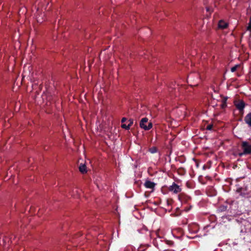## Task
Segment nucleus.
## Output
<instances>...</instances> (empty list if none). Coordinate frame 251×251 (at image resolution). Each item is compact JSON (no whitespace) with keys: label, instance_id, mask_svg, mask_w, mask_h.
I'll use <instances>...</instances> for the list:
<instances>
[{"label":"nucleus","instance_id":"1","mask_svg":"<svg viewBox=\"0 0 251 251\" xmlns=\"http://www.w3.org/2000/svg\"><path fill=\"white\" fill-rule=\"evenodd\" d=\"M140 126L142 128L147 130L150 129L152 127V125L151 123L148 122V118H144L140 121Z\"/></svg>","mask_w":251,"mask_h":251},{"label":"nucleus","instance_id":"2","mask_svg":"<svg viewBox=\"0 0 251 251\" xmlns=\"http://www.w3.org/2000/svg\"><path fill=\"white\" fill-rule=\"evenodd\" d=\"M242 148L243 150L242 153L239 154L240 156H242L243 154H251V145L249 144L247 142H243L242 144Z\"/></svg>","mask_w":251,"mask_h":251},{"label":"nucleus","instance_id":"3","mask_svg":"<svg viewBox=\"0 0 251 251\" xmlns=\"http://www.w3.org/2000/svg\"><path fill=\"white\" fill-rule=\"evenodd\" d=\"M169 190L170 192L174 194H177L181 191V188L175 183H173V184L169 187Z\"/></svg>","mask_w":251,"mask_h":251},{"label":"nucleus","instance_id":"4","mask_svg":"<svg viewBox=\"0 0 251 251\" xmlns=\"http://www.w3.org/2000/svg\"><path fill=\"white\" fill-rule=\"evenodd\" d=\"M155 184L150 181V180H146L144 183V186L147 188L153 189L155 187Z\"/></svg>","mask_w":251,"mask_h":251},{"label":"nucleus","instance_id":"5","mask_svg":"<svg viewBox=\"0 0 251 251\" xmlns=\"http://www.w3.org/2000/svg\"><path fill=\"white\" fill-rule=\"evenodd\" d=\"M194 77H195V78H196L195 80H199H199H200V76H199V75L198 73H196V74H190L188 76L189 80L190 81L195 80L194 79Z\"/></svg>","mask_w":251,"mask_h":251},{"label":"nucleus","instance_id":"6","mask_svg":"<svg viewBox=\"0 0 251 251\" xmlns=\"http://www.w3.org/2000/svg\"><path fill=\"white\" fill-rule=\"evenodd\" d=\"M236 108L239 110H243L245 107V103L243 101H239L235 103Z\"/></svg>","mask_w":251,"mask_h":251},{"label":"nucleus","instance_id":"7","mask_svg":"<svg viewBox=\"0 0 251 251\" xmlns=\"http://www.w3.org/2000/svg\"><path fill=\"white\" fill-rule=\"evenodd\" d=\"M245 121L249 126L251 127V113L247 114L245 117Z\"/></svg>","mask_w":251,"mask_h":251},{"label":"nucleus","instance_id":"8","mask_svg":"<svg viewBox=\"0 0 251 251\" xmlns=\"http://www.w3.org/2000/svg\"><path fill=\"white\" fill-rule=\"evenodd\" d=\"M218 26L219 28L224 29L227 27V24L226 23L223 21H220L219 22Z\"/></svg>","mask_w":251,"mask_h":251},{"label":"nucleus","instance_id":"9","mask_svg":"<svg viewBox=\"0 0 251 251\" xmlns=\"http://www.w3.org/2000/svg\"><path fill=\"white\" fill-rule=\"evenodd\" d=\"M79 169L80 172L82 174H85L87 172L86 167L85 164L80 165Z\"/></svg>","mask_w":251,"mask_h":251},{"label":"nucleus","instance_id":"10","mask_svg":"<svg viewBox=\"0 0 251 251\" xmlns=\"http://www.w3.org/2000/svg\"><path fill=\"white\" fill-rule=\"evenodd\" d=\"M226 100L225 99L222 100V103L221 104V107L222 108H225L226 106Z\"/></svg>","mask_w":251,"mask_h":251},{"label":"nucleus","instance_id":"11","mask_svg":"<svg viewBox=\"0 0 251 251\" xmlns=\"http://www.w3.org/2000/svg\"><path fill=\"white\" fill-rule=\"evenodd\" d=\"M239 67H240V65H236L231 68V71L232 72H234L237 70V69Z\"/></svg>","mask_w":251,"mask_h":251},{"label":"nucleus","instance_id":"12","mask_svg":"<svg viewBox=\"0 0 251 251\" xmlns=\"http://www.w3.org/2000/svg\"><path fill=\"white\" fill-rule=\"evenodd\" d=\"M123 128H125L126 129H129L130 128V125H126L125 124H123L121 126Z\"/></svg>","mask_w":251,"mask_h":251},{"label":"nucleus","instance_id":"13","mask_svg":"<svg viewBox=\"0 0 251 251\" xmlns=\"http://www.w3.org/2000/svg\"><path fill=\"white\" fill-rule=\"evenodd\" d=\"M150 151L151 153H154L157 151V149L156 148H152L150 149Z\"/></svg>","mask_w":251,"mask_h":251},{"label":"nucleus","instance_id":"14","mask_svg":"<svg viewBox=\"0 0 251 251\" xmlns=\"http://www.w3.org/2000/svg\"><path fill=\"white\" fill-rule=\"evenodd\" d=\"M247 28H248V30H249L251 32V17L250 18V22L249 23V25Z\"/></svg>","mask_w":251,"mask_h":251},{"label":"nucleus","instance_id":"15","mask_svg":"<svg viewBox=\"0 0 251 251\" xmlns=\"http://www.w3.org/2000/svg\"><path fill=\"white\" fill-rule=\"evenodd\" d=\"M128 125H130V126L133 124V119H129L128 121Z\"/></svg>","mask_w":251,"mask_h":251},{"label":"nucleus","instance_id":"16","mask_svg":"<svg viewBox=\"0 0 251 251\" xmlns=\"http://www.w3.org/2000/svg\"><path fill=\"white\" fill-rule=\"evenodd\" d=\"M212 125H208L206 127L207 129H208V130H211L212 129Z\"/></svg>","mask_w":251,"mask_h":251},{"label":"nucleus","instance_id":"17","mask_svg":"<svg viewBox=\"0 0 251 251\" xmlns=\"http://www.w3.org/2000/svg\"><path fill=\"white\" fill-rule=\"evenodd\" d=\"M195 81H196V84H193L194 86L198 85V83L200 81V80H199H199H195ZM191 86H193V84H191Z\"/></svg>","mask_w":251,"mask_h":251},{"label":"nucleus","instance_id":"18","mask_svg":"<svg viewBox=\"0 0 251 251\" xmlns=\"http://www.w3.org/2000/svg\"><path fill=\"white\" fill-rule=\"evenodd\" d=\"M37 20L38 22H42V20L39 18V17H37Z\"/></svg>","mask_w":251,"mask_h":251},{"label":"nucleus","instance_id":"19","mask_svg":"<svg viewBox=\"0 0 251 251\" xmlns=\"http://www.w3.org/2000/svg\"><path fill=\"white\" fill-rule=\"evenodd\" d=\"M147 250H144L142 248H140L138 250V251H146Z\"/></svg>","mask_w":251,"mask_h":251},{"label":"nucleus","instance_id":"20","mask_svg":"<svg viewBox=\"0 0 251 251\" xmlns=\"http://www.w3.org/2000/svg\"><path fill=\"white\" fill-rule=\"evenodd\" d=\"M126 121V118H122L121 122H122V123H124Z\"/></svg>","mask_w":251,"mask_h":251},{"label":"nucleus","instance_id":"21","mask_svg":"<svg viewBox=\"0 0 251 251\" xmlns=\"http://www.w3.org/2000/svg\"><path fill=\"white\" fill-rule=\"evenodd\" d=\"M178 199H179V200H180V195H179V196H178Z\"/></svg>","mask_w":251,"mask_h":251}]
</instances>
